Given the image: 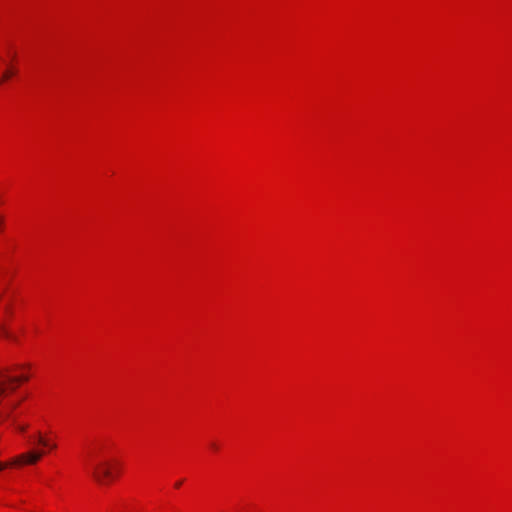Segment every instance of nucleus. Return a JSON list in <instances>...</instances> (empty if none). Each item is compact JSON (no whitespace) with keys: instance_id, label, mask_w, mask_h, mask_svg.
<instances>
[{"instance_id":"9d476101","label":"nucleus","mask_w":512,"mask_h":512,"mask_svg":"<svg viewBox=\"0 0 512 512\" xmlns=\"http://www.w3.org/2000/svg\"><path fill=\"white\" fill-rule=\"evenodd\" d=\"M17 406V404H12L10 407V410L14 409Z\"/></svg>"},{"instance_id":"0eeeda50","label":"nucleus","mask_w":512,"mask_h":512,"mask_svg":"<svg viewBox=\"0 0 512 512\" xmlns=\"http://www.w3.org/2000/svg\"><path fill=\"white\" fill-rule=\"evenodd\" d=\"M26 428H27L26 426H19V427H18V430H19V431H21V432H23V431H25V430H26Z\"/></svg>"},{"instance_id":"423d86ee","label":"nucleus","mask_w":512,"mask_h":512,"mask_svg":"<svg viewBox=\"0 0 512 512\" xmlns=\"http://www.w3.org/2000/svg\"><path fill=\"white\" fill-rule=\"evenodd\" d=\"M0 330H1V332H2V334H3L4 336L9 337V334H8V332L5 330V328H4V327H1V326H0Z\"/></svg>"},{"instance_id":"6e6552de","label":"nucleus","mask_w":512,"mask_h":512,"mask_svg":"<svg viewBox=\"0 0 512 512\" xmlns=\"http://www.w3.org/2000/svg\"><path fill=\"white\" fill-rule=\"evenodd\" d=\"M181 485H182V481H178V482H176L175 487H176V488H178V487H180Z\"/></svg>"},{"instance_id":"39448f33","label":"nucleus","mask_w":512,"mask_h":512,"mask_svg":"<svg viewBox=\"0 0 512 512\" xmlns=\"http://www.w3.org/2000/svg\"><path fill=\"white\" fill-rule=\"evenodd\" d=\"M12 75H13V72H12V71H10V70H7L6 72H4V74H3L2 78L0 79V84H1L3 81H5V80H7L8 78H10Z\"/></svg>"},{"instance_id":"20e7f679","label":"nucleus","mask_w":512,"mask_h":512,"mask_svg":"<svg viewBox=\"0 0 512 512\" xmlns=\"http://www.w3.org/2000/svg\"><path fill=\"white\" fill-rule=\"evenodd\" d=\"M39 443L43 446H48L50 447L51 449H55L56 448V444H49L48 441L46 439H44L40 434H39V439H38Z\"/></svg>"},{"instance_id":"1a4fd4ad","label":"nucleus","mask_w":512,"mask_h":512,"mask_svg":"<svg viewBox=\"0 0 512 512\" xmlns=\"http://www.w3.org/2000/svg\"><path fill=\"white\" fill-rule=\"evenodd\" d=\"M9 416H10V410H9V411H7V412L4 414V417H6V418H9Z\"/></svg>"},{"instance_id":"7ed1b4c3","label":"nucleus","mask_w":512,"mask_h":512,"mask_svg":"<svg viewBox=\"0 0 512 512\" xmlns=\"http://www.w3.org/2000/svg\"><path fill=\"white\" fill-rule=\"evenodd\" d=\"M27 376H20V377H14L9 375V370L5 369L0 371V396H2L5 391L8 389V387L11 388V390H15L16 387L14 386L15 383H20L27 381Z\"/></svg>"},{"instance_id":"9b49d317","label":"nucleus","mask_w":512,"mask_h":512,"mask_svg":"<svg viewBox=\"0 0 512 512\" xmlns=\"http://www.w3.org/2000/svg\"><path fill=\"white\" fill-rule=\"evenodd\" d=\"M212 448L216 449L217 448V445L215 443H213L212 445Z\"/></svg>"},{"instance_id":"f03ea898","label":"nucleus","mask_w":512,"mask_h":512,"mask_svg":"<svg viewBox=\"0 0 512 512\" xmlns=\"http://www.w3.org/2000/svg\"><path fill=\"white\" fill-rule=\"evenodd\" d=\"M44 455L43 451L30 450L14 457L9 463L0 462V471L6 468L8 465L22 467L24 465L36 464Z\"/></svg>"},{"instance_id":"f257e3e1","label":"nucleus","mask_w":512,"mask_h":512,"mask_svg":"<svg viewBox=\"0 0 512 512\" xmlns=\"http://www.w3.org/2000/svg\"><path fill=\"white\" fill-rule=\"evenodd\" d=\"M91 475L98 484H107L113 478L112 463L107 460L93 463L91 465Z\"/></svg>"}]
</instances>
